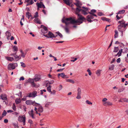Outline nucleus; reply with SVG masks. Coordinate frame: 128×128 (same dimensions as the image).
Listing matches in <instances>:
<instances>
[{"label":"nucleus","mask_w":128,"mask_h":128,"mask_svg":"<svg viewBox=\"0 0 128 128\" xmlns=\"http://www.w3.org/2000/svg\"><path fill=\"white\" fill-rule=\"evenodd\" d=\"M82 8L84 9H78V8H76L75 10L76 14L78 15V19L76 20H75L74 19L72 18H67L66 20H62V22H65L66 24L71 23L73 24H75L78 23V24L79 25L82 23L83 21L86 20V18L82 15L79 14L80 12L82 11V14L84 15H86L88 14L87 12L88 10V8H85L84 6H82Z\"/></svg>","instance_id":"obj_1"},{"label":"nucleus","mask_w":128,"mask_h":128,"mask_svg":"<svg viewBox=\"0 0 128 128\" xmlns=\"http://www.w3.org/2000/svg\"><path fill=\"white\" fill-rule=\"evenodd\" d=\"M107 99L106 98H103L102 100V104L103 105L105 106H110L112 105V103L110 101H107Z\"/></svg>","instance_id":"obj_2"},{"label":"nucleus","mask_w":128,"mask_h":128,"mask_svg":"<svg viewBox=\"0 0 128 128\" xmlns=\"http://www.w3.org/2000/svg\"><path fill=\"white\" fill-rule=\"evenodd\" d=\"M18 66L17 64L16 63H11L8 64V69L9 70L14 69Z\"/></svg>","instance_id":"obj_3"},{"label":"nucleus","mask_w":128,"mask_h":128,"mask_svg":"<svg viewBox=\"0 0 128 128\" xmlns=\"http://www.w3.org/2000/svg\"><path fill=\"white\" fill-rule=\"evenodd\" d=\"M18 120L20 122H22L23 125H25L26 124V117L24 115L20 116L18 118Z\"/></svg>","instance_id":"obj_4"},{"label":"nucleus","mask_w":128,"mask_h":128,"mask_svg":"<svg viewBox=\"0 0 128 128\" xmlns=\"http://www.w3.org/2000/svg\"><path fill=\"white\" fill-rule=\"evenodd\" d=\"M81 88L78 87L77 89V96L76 97V98L78 99H80L81 98Z\"/></svg>","instance_id":"obj_5"},{"label":"nucleus","mask_w":128,"mask_h":128,"mask_svg":"<svg viewBox=\"0 0 128 128\" xmlns=\"http://www.w3.org/2000/svg\"><path fill=\"white\" fill-rule=\"evenodd\" d=\"M37 92L36 91H33L32 92H31L27 96L29 98L32 97L34 98L37 96Z\"/></svg>","instance_id":"obj_6"},{"label":"nucleus","mask_w":128,"mask_h":128,"mask_svg":"<svg viewBox=\"0 0 128 128\" xmlns=\"http://www.w3.org/2000/svg\"><path fill=\"white\" fill-rule=\"evenodd\" d=\"M76 2L74 3V4L77 7L76 8H78V9H80V8H82L81 6L82 5V3L78 0H76Z\"/></svg>","instance_id":"obj_7"},{"label":"nucleus","mask_w":128,"mask_h":128,"mask_svg":"<svg viewBox=\"0 0 128 128\" xmlns=\"http://www.w3.org/2000/svg\"><path fill=\"white\" fill-rule=\"evenodd\" d=\"M41 27L43 28V29L41 30V31L42 33H45L47 32L48 29L46 27L43 25H42Z\"/></svg>","instance_id":"obj_8"},{"label":"nucleus","mask_w":128,"mask_h":128,"mask_svg":"<svg viewBox=\"0 0 128 128\" xmlns=\"http://www.w3.org/2000/svg\"><path fill=\"white\" fill-rule=\"evenodd\" d=\"M58 76H60L62 78H68V76H67L65 75V74L64 72L61 73L60 74H58Z\"/></svg>","instance_id":"obj_9"},{"label":"nucleus","mask_w":128,"mask_h":128,"mask_svg":"<svg viewBox=\"0 0 128 128\" xmlns=\"http://www.w3.org/2000/svg\"><path fill=\"white\" fill-rule=\"evenodd\" d=\"M94 18L92 14L88 15L87 16V20L90 22H92V21L91 20V19H93Z\"/></svg>","instance_id":"obj_10"},{"label":"nucleus","mask_w":128,"mask_h":128,"mask_svg":"<svg viewBox=\"0 0 128 128\" xmlns=\"http://www.w3.org/2000/svg\"><path fill=\"white\" fill-rule=\"evenodd\" d=\"M124 26L121 25H119L118 27V30L120 32H124L126 30Z\"/></svg>","instance_id":"obj_11"},{"label":"nucleus","mask_w":128,"mask_h":128,"mask_svg":"<svg viewBox=\"0 0 128 128\" xmlns=\"http://www.w3.org/2000/svg\"><path fill=\"white\" fill-rule=\"evenodd\" d=\"M48 36H49V37L50 38H56L57 36H58L57 35H56V36H54L52 32L50 31L48 32Z\"/></svg>","instance_id":"obj_12"},{"label":"nucleus","mask_w":128,"mask_h":128,"mask_svg":"<svg viewBox=\"0 0 128 128\" xmlns=\"http://www.w3.org/2000/svg\"><path fill=\"white\" fill-rule=\"evenodd\" d=\"M33 110H32L28 112V113L30 116H31L33 118H34L35 117L34 116Z\"/></svg>","instance_id":"obj_13"},{"label":"nucleus","mask_w":128,"mask_h":128,"mask_svg":"<svg viewBox=\"0 0 128 128\" xmlns=\"http://www.w3.org/2000/svg\"><path fill=\"white\" fill-rule=\"evenodd\" d=\"M118 23L120 24L119 25H121L124 26V24H125V22L123 20H121L118 22Z\"/></svg>","instance_id":"obj_14"},{"label":"nucleus","mask_w":128,"mask_h":128,"mask_svg":"<svg viewBox=\"0 0 128 128\" xmlns=\"http://www.w3.org/2000/svg\"><path fill=\"white\" fill-rule=\"evenodd\" d=\"M67 18H66V19H62V20H66V19ZM63 22V23H64L63 22ZM64 23H65L66 24V26L65 27V28H64V29H65V30L66 31V32L67 33H68L69 32V30H68V28L67 27V26L68 25L70 24H72V23H69L67 24H66L64 22Z\"/></svg>","instance_id":"obj_15"},{"label":"nucleus","mask_w":128,"mask_h":128,"mask_svg":"<svg viewBox=\"0 0 128 128\" xmlns=\"http://www.w3.org/2000/svg\"><path fill=\"white\" fill-rule=\"evenodd\" d=\"M39 108H38V111L40 112H42L43 111L44 108L43 107L40 105H39Z\"/></svg>","instance_id":"obj_16"},{"label":"nucleus","mask_w":128,"mask_h":128,"mask_svg":"<svg viewBox=\"0 0 128 128\" xmlns=\"http://www.w3.org/2000/svg\"><path fill=\"white\" fill-rule=\"evenodd\" d=\"M33 101L31 100H27L26 102V103L27 105H30L33 104Z\"/></svg>","instance_id":"obj_17"},{"label":"nucleus","mask_w":128,"mask_h":128,"mask_svg":"<svg viewBox=\"0 0 128 128\" xmlns=\"http://www.w3.org/2000/svg\"><path fill=\"white\" fill-rule=\"evenodd\" d=\"M1 99L3 100H7V98L5 95L2 94L0 96Z\"/></svg>","instance_id":"obj_18"},{"label":"nucleus","mask_w":128,"mask_h":128,"mask_svg":"<svg viewBox=\"0 0 128 128\" xmlns=\"http://www.w3.org/2000/svg\"><path fill=\"white\" fill-rule=\"evenodd\" d=\"M6 58L8 60L12 61L14 59L12 57L8 56H5Z\"/></svg>","instance_id":"obj_19"},{"label":"nucleus","mask_w":128,"mask_h":128,"mask_svg":"<svg viewBox=\"0 0 128 128\" xmlns=\"http://www.w3.org/2000/svg\"><path fill=\"white\" fill-rule=\"evenodd\" d=\"M102 70H97L96 72V74L98 76H100L101 74V72L102 71Z\"/></svg>","instance_id":"obj_20"},{"label":"nucleus","mask_w":128,"mask_h":128,"mask_svg":"<svg viewBox=\"0 0 128 128\" xmlns=\"http://www.w3.org/2000/svg\"><path fill=\"white\" fill-rule=\"evenodd\" d=\"M15 102L16 104H18L21 102V100L19 98H17L15 100Z\"/></svg>","instance_id":"obj_21"},{"label":"nucleus","mask_w":128,"mask_h":128,"mask_svg":"<svg viewBox=\"0 0 128 128\" xmlns=\"http://www.w3.org/2000/svg\"><path fill=\"white\" fill-rule=\"evenodd\" d=\"M34 22L36 23L40 24V21L38 18H36L34 20Z\"/></svg>","instance_id":"obj_22"},{"label":"nucleus","mask_w":128,"mask_h":128,"mask_svg":"<svg viewBox=\"0 0 128 128\" xmlns=\"http://www.w3.org/2000/svg\"><path fill=\"white\" fill-rule=\"evenodd\" d=\"M26 17L28 18V19L30 18V17L32 16L31 14L29 12H27L26 13Z\"/></svg>","instance_id":"obj_23"},{"label":"nucleus","mask_w":128,"mask_h":128,"mask_svg":"<svg viewBox=\"0 0 128 128\" xmlns=\"http://www.w3.org/2000/svg\"><path fill=\"white\" fill-rule=\"evenodd\" d=\"M40 3H39L38 2L36 3V5L37 6L38 8H42V2H40Z\"/></svg>","instance_id":"obj_24"},{"label":"nucleus","mask_w":128,"mask_h":128,"mask_svg":"<svg viewBox=\"0 0 128 128\" xmlns=\"http://www.w3.org/2000/svg\"><path fill=\"white\" fill-rule=\"evenodd\" d=\"M66 81L67 82H70L73 84L74 83V82L72 79H66Z\"/></svg>","instance_id":"obj_25"},{"label":"nucleus","mask_w":128,"mask_h":128,"mask_svg":"<svg viewBox=\"0 0 128 128\" xmlns=\"http://www.w3.org/2000/svg\"><path fill=\"white\" fill-rule=\"evenodd\" d=\"M64 3L67 5L70 6V4L69 0H63Z\"/></svg>","instance_id":"obj_26"},{"label":"nucleus","mask_w":128,"mask_h":128,"mask_svg":"<svg viewBox=\"0 0 128 128\" xmlns=\"http://www.w3.org/2000/svg\"><path fill=\"white\" fill-rule=\"evenodd\" d=\"M115 34L114 35V38H117L118 36V31L116 30L115 31Z\"/></svg>","instance_id":"obj_27"},{"label":"nucleus","mask_w":128,"mask_h":128,"mask_svg":"<svg viewBox=\"0 0 128 128\" xmlns=\"http://www.w3.org/2000/svg\"><path fill=\"white\" fill-rule=\"evenodd\" d=\"M114 64H112L110 66L109 68V70H113L114 69Z\"/></svg>","instance_id":"obj_28"},{"label":"nucleus","mask_w":128,"mask_h":128,"mask_svg":"<svg viewBox=\"0 0 128 128\" xmlns=\"http://www.w3.org/2000/svg\"><path fill=\"white\" fill-rule=\"evenodd\" d=\"M32 104L34 106H38L40 105V104L36 103L35 101H33V104Z\"/></svg>","instance_id":"obj_29"},{"label":"nucleus","mask_w":128,"mask_h":128,"mask_svg":"<svg viewBox=\"0 0 128 128\" xmlns=\"http://www.w3.org/2000/svg\"><path fill=\"white\" fill-rule=\"evenodd\" d=\"M122 49L119 50V52L117 54V55H118V57L120 56L121 55V54L122 52Z\"/></svg>","instance_id":"obj_30"},{"label":"nucleus","mask_w":128,"mask_h":128,"mask_svg":"<svg viewBox=\"0 0 128 128\" xmlns=\"http://www.w3.org/2000/svg\"><path fill=\"white\" fill-rule=\"evenodd\" d=\"M96 10H95L92 9L91 10L90 12H89L88 13L91 14H93L94 13L96 12Z\"/></svg>","instance_id":"obj_31"},{"label":"nucleus","mask_w":128,"mask_h":128,"mask_svg":"<svg viewBox=\"0 0 128 128\" xmlns=\"http://www.w3.org/2000/svg\"><path fill=\"white\" fill-rule=\"evenodd\" d=\"M51 86L50 85H49L48 87L47 88V91L49 92H51Z\"/></svg>","instance_id":"obj_32"},{"label":"nucleus","mask_w":128,"mask_h":128,"mask_svg":"<svg viewBox=\"0 0 128 128\" xmlns=\"http://www.w3.org/2000/svg\"><path fill=\"white\" fill-rule=\"evenodd\" d=\"M5 34L6 36L8 37L10 36L11 35V33L10 32L8 31H7L5 33Z\"/></svg>","instance_id":"obj_33"},{"label":"nucleus","mask_w":128,"mask_h":128,"mask_svg":"<svg viewBox=\"0 0 128 128\" xmlns=\"http://www.w3.org/2000/svg\"><path fill=\"white\" fill-rule=\"evenodd\" d=\"M125 12V10H122L119 11L117 13H116V14H124Z\"/></svg>","instance_id":"obj_34"},{"label":"nucleus","mask_w":128,"mask_h":128,"mask_svg":"<svg viewBox=\"0 0 128 128\" xmlns=\"http://www.w3.org/2000/svg\"><path fill=\"white\" fill-rule=\"evenodd\" d=\"M13 51L14 52L16 51L17 52L18 51V48L17 46H14L13 47Z\"/></svg>","instance_id":"obj_35"},{"label":"nucleus","mask_w":128,"mask_h":128,"mask_svg":"<svg viewBox=\"0 0 128 128\" xmlns=\"http://www.w3.org/2000/svg\"><path fill=\"white\" fill-rule=\"evenodd\" d=\"M118 47H114V50L113 51L114 52H118Z\"/></svg>","instance_id":"obj_36"},{"label":"nucleus","mask_w":128,"mask_h":128,"mask_svg":"<svg viewBox=\"0 0 128 128\" xmlns=\"http://www.w3.org/2000/svg\"><path fill=\"white\" fill-rule=\"evenodd\" d=\"M12 108L15 111L16 110V108L14 103L13 104Z\"/></svg>","instance_id":"obj_37"},{"label":"nucleus","mask_w":128,"mask_h":128,"mask_svg":"<svg viewBox=\"0 0 128 128\" xmlns=\"http://www.w3.org/2000/svg\"><path fill=\"white\" fill-rule=\"evenodd\" d=\"M40 79V78H33V80H34V82H37Z\"/></svg>","instance_id":"obj_38"},{"label":"nucleus","mask_w":128,"mask_h":128,"mask_svg":"<svg viewBox=\"0 0 128 128\" xmlns=\"http://www.w3.org/2000/svg\"><path fill=\"white\" fill-rule=\"evenodd\" d=\"M50 102H48L46 103L45 104V107H48V106L50 105Z\"/></svg>","instance_id":"obj_39"},{"label":"nucleus","mask_w":128,"mask_h":128,"mask_svg":"<svg viewBox=\"0 0 128 128\" xmlns=\"http://www.w3.org/2000/svg\"><path fill=\"white\" fill-rule=\"evenodd\" d=\"M56 33L61 38H62L63 36L59 32H57Z\"/></svg>","instance_id":"obj_40"},{"label":"nucleus","mask_w":128,"mask_h":128,"mask_svg":"<svg viewBox=\"0 0 128 128\" xmlns=\"http://www.w3.org/2000/svg\"><path fill=\"white\" fill-rule=\"evenodd\" d=\"M13 125L14 128H18V124L16 123H14L13 124Z\"/></svg>","instance_id":"obj_41"},{"label":"nucleus","mask_w":128,"mask_h":128,"mask_svg":"<svg viewBox=\"0 0 128 128\" xmlns=\"http://www.w3.org/2000/svg\"><path fill=\"white\" fill-rule=\"evenodd\" d=\"M86 103L89 105H92V103L88 100H87L86 102Z\"/></svg>","instance_id":"obj_42"},{"label":"nucleus","mask_w":128,"mask_h":128,"mask_svg":"<svg viewBox=\"0 0 128 128\" xmlns=\"http://www.w3.org/2000/svg\"><path fill=\"white\" fill-rule=\"evenodd\" d=\"M128 99H127L126 98H124L122 99L121 102H122V101H124V102H128Z\"/></svg>","instance_id":"obj_43"},{"label":"nucleus","mask_w":128,"mask_h":128,"mask_svg":"<svg viewBox=\"0 0 128 128\" xmlns=\"http://www.w3.org/2000/svg\"><path fill=\"white\" fill-rule=\"evenodd\" d=\"M16 52L15 53V55L14 56V57H15V58L17 59V58H19L20 59L21 58V57H20V56H18L17 55H16Z\"/></svg>","instance_id":"obj_44"},{"label":"nucleus","mask_w":128,"mask_h":128,"mask_svg":"<svg viewBox=\"0 0 128 128\" xmlns=\"http://www.w3.org/2000/svg\"><path fill=\"white\" fill-rule=\"evenodd\" d=\"M34 82V80H33V78L32 79V78H30L29 79V82L31 84H32V83H33Z\"/></svg>","instance_id":"obj_45"},{"label":"nucleus","mask_w":128,"mask_h":128,"mask_svg":"<svg viewBox=\"0 0 128 128\" xmlns=\"http://www.w3.org/2000/svg\"><path fill=\"white\" fill-rule=\"evenodd\" d=\"M6 114L7 112H6V111L5 110H4L2 114V115L4 117V116H6Z\"/></svg>","instance_id":"obj_46"},{"label":"nucleus","mask_w":128,"mask_h":128,"mask_svg":"<svg viewBox=\"0 0 128 128\" xmlns=\"http://www.w3.org/2000/svg\"><path fill=\"white\" fill-rule=\"evenodd\" d=\"M115 44H121L123 46H124V45L122 43H120L118 41H116V42H115Z\"/></svg>","instance_id":"obj_47"},{"label":"nucleus","mask_w":128,"mask_h":128,"mask_svg":"<svg viewBox=\"0 0 128 128\" xmlns=\"http://www.w3.org/2000/svg\"><path fill=\"white\" fill-rule=\"evenodd\" d=\"M38 17V12H36L35 14V15H34V18H36Z\"/></svg>","instance_id":"obj_48"},{"label":"nucleus","mask_w":128,"mask_h":128,"mask_svg":"<svg viewBox=\"0 0 128 128\" xmlns=\"http://www.w3.org/2000/svg\"><path fill=\"white\" fill-rule=\"evenodd\" d=\"M21 64V66L23 68H24L26 67V65L24 63L22 62H21L20 63Z\"/></svg>","instance_id":"obj_49"},{"label":"nucleus","mask_w":128,"mask_h":128,"mask_svg":"<svg viewBox=\"0 0 128 128\" xmlns=\"http://www.w3.org/2000/svg\"><path fill=\"white\" fill-rule=\"evenodd\" d=\"M87 72H88V74L90 76L92 74V73L91 72L90 70L89 69H88L87 70Z\"/></svg>","instance_id":"obj_50"},{"label":"nucleus","mask_w":128,"mask_h":128,"mask_svg":"<svg viewBox=\"0 0 128 128\" xmlns=\"http://www.w3.org/2000/svg\"><path fill=\"white\" fill-rule=\"evenodd\" d=\"M56 92V91L55 90H53L52 92L51 91L50 93V94H55Z\"/></svg>","instance_id":"obj_51"},{"label":"nucleus","mask_w":128,"mask_h":128,"mask_svg":"<svg viewBox=\"0 0 128 128\" xmlns=\"http://www.w3.org/2000/svg\"><path fill=\"white\" fill-rule=\"evenodd\" d=\"M62 88V86L61 85H60L59 86L58 88L59 91H60L61 90Z\"/></svg>","instance_id":"obj_52"},{"label":"nucleus","mask_w":128,"mask_h":128,"mask_svg":"<svg viewBox=\"0 0 128 128\" xmlns=\"http://www.w3.org/2000/svg\"><path fill=\"white\" fill-rule=\"evenodd\" d=\"M26 55V53H24L23 52V53L21 54V56L23 58H24L25 56Z\"/></svg>","instance_id":"obj_53"},{"label":"nucleus","mask_w":128,"mask_h":128,"mask_svg":"<svg viewBox=\"0 0 128 128\" xmlns=\"http://www.w3.org/2000/svg\"><path fill=\"white\" fill-rule=\"evenodd\" d=\"M17 95H18L20 97V98H22V92H20L19 93V94H16Z\"/></svg>","instance_id":"obj_54"},{"label":"nucleus","mask_w":128,"mask_h":128,"mask_svg":"<svg viewBox=\"0 0 128 128\" xmlns=\"http://www.w3.org/2000/svg\"><path fill=\"white\" fill-rule=\"evenodd\" d=\"M64 69V68H62V69H60L58 70H57V71L58 72H62V70Z\"/></svg>","instance_id":"obj_55"},{"label":"nucleus","mask_w":128,"mask_h":128,"mask_svg":"<svg viewBox=\"0 0 128 128\" xmlns=\"http://www.w3.org/2000/svg\"><path fill=\"white\" fill-rule=\"evenodd\" d=\"M120 58H118L116 60V62L118 63H120Z\"/></svg>","instance_id":"obj_56"},{"label":"nucleus","mask_w":128,"mask_h":128,"mask_svg":"<svg viewBox=\"0 0 128 128\" xmlns=\"http://www.w3.org/2000/svg\"><path fill=\"white\" fill-rule=\"evenodd\" d=\"M28 122L31 124H33V122L32 120H28Z\"/></svg>","instance_id":"obj_57"},{"label":"nucleus","mask_w":128,"mask_h":128,"mask_svg":"<svg viewBox=\"0 0 128 128\" xmlns=\"http://www.w3.org/2000/svg\"><path fill=\"white\" fill-rule=\"evenodd\" d=\"M32 85L33 87H36V84L34 82L31 84Z\"/></svg>","instance_id":"obj_58"},{"label":"nucleus","mask_w":128,"mask_h":128,"mask_svg":"<svg viewBox=\"0 0 128 128\" xmlns=\"http://www.w3.org/2000/svg\"><path fill=\"white\" fill-rule=\"evenodd\" d=\"M24 78L23 76H22L20 78L19 80H24Z\"/></svg>","instance_id":"obj_59"},{"label":"nucleus","mask_w":128,"mask_h":128,"mask_svg":"<svg viewBox=\"0 0 128 128\" xmlns=\"http://www.w3.org/2000/svg\"><path fill=\"white\" fill-rule=\"evenodd\" d=\"M115 61H116L115 59L114 58H113L111 62L110 63L111 64H112L113 63H114V62H115Z\"/></svg>","instance_id":"obj_60"},{"label":"nucleus","mask_w":128,"mask_h":128,"mask_svg":"<svg viewBox=\"0 0 128 128\" xmlns=\"http://www.w3.org/2000/svg\"><path fill=\"white\" fill-rule=\"evenodd\" d=\"M106 21L107 22H111V20L109 18H106Z\"/></svg>","instance_id":"obj_61"},{"label":"nucleus","mask_w":128,"mask_h":128,"mask_svg":"<svg viewBox=\"0 0 128 128\" xmlns=\"http://www.w3.org/2000/svg\"><path fill=\"white\" fill-rule=\"evenodd\" d=\"M123 90L122 89L120 88L118 90V92H120L122 91Z\"/></svg>","instance_id":"obj_62"},{"label":"nucleus","mask_w":128,"mask_h":128,"mask_svg":"<svg viewBox=\"0 0 128 128\" xmlns=\"http://www.w3.org/2000/svg\"><path fill=\"white\" fill-rule=\"evenodd\" d=\"M89 127L91 128H92L93 127V126H92V124L91 123L89 125Z\"/></svg>","instance_id":"obj_63"},{"label":"nucleus","mask_w":128,"mask_h":128,"mask_svg":"<svg viewBox=\"0 0 128 128\" xmlns=\"http://www.w3.org/2000/svg\"><path fill=\"white\" fill-rule=\"evenodd\" d=\"M98 14L100 16H101L103 15L102 13L101 12L98 13Z\"/></svg>","instance_id":"obj_64"}]
</instances>
